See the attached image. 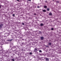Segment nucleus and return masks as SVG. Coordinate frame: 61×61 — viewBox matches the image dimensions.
Segmentation results:
<instances>
[{"mask_svg": "<svg viewBox=\"0 0 61 61\" xmlns=\"http://www.w3.org/2000/svg\"><path fill=\"white\" fill-rule=\"evenodd\" d=\"M37 49H35V50L34 52H37Z\"/></svg>", "mask_w": 61, "mask_h": 61, "instance_id": "obj_1", "label": "nucleus"}, {"mask_svg": "<svg viewBox=\"0 0 61 61\" xmlns=\"http://www.w3.org/2000/svg\"><path fill=\"white\" fill-rule=\"evenodd\" d=\"M42 11H43V12H46V10H43Z\"/></svg>", "mask_w": 61, "mask_h": 61, "instance_id": "obj_2", "label": "nucleus"}, {"mask_svg": "<svg viewBox=\"0 0 61 61\" xmlns=\"http://www.w3.org/2000/svg\"><path fill=\"white\" fill-rule=\"evenodd\" d=\"M44 7L45 8H47V6H44Z\"/></svg>", "mask_w": 61, "mask_h": 61, "instance_id": "obj_3", "label": "nucleus"}, {"mask_svg": "<svg viewBox=\"0 0 61 61\" xmlns=\"http://www.w3.org/2000/svg\"><path fill=\"white\" fill-rule=\"evenodd\" d=\"M46 61H48L49 60L48 59V58H46Z\"/></svg>", "mask_w": 61, "mask_h": 61, "instance_id": "obj_4", "label": "nucleus"}, {"mask_svg": "<svg viewBox=\"0 0 61 61\" xmlns=\"http://www.w3.org/2000/svg\"><path fill=\"white\" fill-rule=\"evenodd\" d=\"M41 39L42 40H43V37H41Z\"/></svg>", "mask_w": 61, "mask_h": 61, "instance_id": "obj_5", "label": "nucleus"}, {"mask_svg": "<svg viewBox=\"0 0 61 61\" xmlns=\"http://www.w3.org/2000/svg\"><path fill=\"white\" fill-rule=\"evenodd\" d=\"M49 46H50L51 45V43H49Z\"/></svg>", "mask_w": 61, "mask_h": 61, "instance_id": "obj_6", "label": "nucleus"}, {"mask_svg": "<svg viewBox=\"0 0 61 61\" xmlns=\"http://www.w3.org/2000/svg\"><path fill=\"white\" fill-rule=\"evenodd\" d=\"M47 11H49V9L48 8L47 9Z\"/></svg>", "mask_w": 61, "mask_h": 61, "instance_id": "obj_7", "label": "nucleus"}, {"mask_svg": "<svg viewBox=\"0 0 61 61\" xmlns=\"http://www.w3.org/2000/svg\"><path fill=\"white\" fill-rule=\"evenodd\" d=\"M49 15H52V13H50L49 14Z\"/></svg>", "mask_w": 61, "mask_h": 61, "instance_id": "obj_8", "label": "nucleus"}, {"mask_svg": "<svg viewBox=\"0 0 61 61\" xmlns=\"http://www.w3.org/2000/svg\"><path fill=\"white\" fill-rule=\"evenodd\" d=\"M12 40H8V41H11Z\"/></svg>", "mask_w": 61, "mask_h": 61, "instance_id": "obj_9", "label": "nucleus"}, {"mask_svg": "<svg viewBox=\"0 0 61 61\" xmlns=\"http://www.w3.org/2000/svg\"><path fill=\"white\" fill-rule=\"evenodd\" d=\"M43 25V24H41V26H42V25Z\"/></svg>", "mask_w": 61, "mask_h": 61, "instance_id": "obj_10", "label": "nucleus"}, {"mask_svg": "<svg viewBox=\"0 0 61 61\" xmlns=\"http://www.w3.org/2000/svg\"><path fill=\"white\" fill-rule=\"evenodd\" d=\"M11 61H15V60L14 59H12L11 60Z\"/></svg>", "mask_w": 61, "mask_h": 61, "instance_id": "obj_11", "label": "nucleus"}, {"mask_svg": "<svg viewBox=\"0 0 61 61\" xmlns=\"http://www.w3.org/2000/svg\"><path fill=\"white\" fill-rule=\"evenodd\" d=\"M39 52H42V51H41V50H40L39 51Z\"/></svg>", "mask_w": 61, "mask_h": 61, "instance_id": "obj_12", "label": "nucleus"}, {"mask_svg": "<svg viewBox=\"0 0 61 61\" xmlns=\"http://www.w3.org/2000/svg\"><path fill=\"white\" fill-rule=\"evenodd\" d=\"M2 27V26L1 25H0V28H1Z\"/></svg>", "mask_w": 61, "mask_h": 61, "instance_id": "obj_13", "label": "nucleus"}, {"mask_svg": "<svg viewBox=\"0 0 61 61\" xmlns=\"http://www.w3.org/2000/svg\"><path fill=\"white\" fill-rule=\"evenodd\" d=\"M51 30H54V29L53 28H52L51 29Z\"/></svg>", "mask_w": 61, "mask_h": 61, "instance_id": "obj_14", "label": "nucleus"}, {"mask_svg": "<svg viewBox=\"0 0 61 61\" xmlns=\"http://www.w3.org/2000/svg\"><path fill=\"white\" fill-rule=\"evenodd\" d=\"M30 55H31V54H32V53H31V52H30Z\"/></svg>", "mask_w": 61, "mask_h": 61, "instance_id": "obj_15", "label": "nucleus"}, {"mask_svg": "<svg viewBox=\"0 0 61 61\" xmlns=\"http://www.w3.org/2000/svg\"><path fill=\"white\" fill-rule=\"evenodd\" d=\"M22 25H24V23H22Z\"/></svg>", "mask_w": 61, "mask_h": 61, "instance_id": "obj_16", "label": "nucleus"}, {"mask_svg": "<svg viewBox=\"0 0 61 61\" xmlns=\"http://www.w3.org/2000/svg\"><path fill=\"white\" fill-rule=\"evenodd\" d=\"M28 1H31V0H27Z\"/></svg>", "mask_w": 61, "mask_h": 61, "instance_id": "obj_17", "label": "nucleus"}, {"mask_svg": "<svg viewBox=\"0 0 61 61\" xmlns=\"http://www.w3.org/2000/svg\"><path fill=\"white\" fill-rule=\"evenodd\" d=\"M13 16H15V14H13Z\"/></svg>", "mask_w": 61, "mask_h": 61, "instance_id": "obj_18", "label": "nucleus"}, {"mask_svg": "<svg viewBox=\"0 0 61 61\" xmlns=\"http://www.w3.org/2000/svg\"><path fill=\"white\" fill-rule=\"evenodd\" d=\"M37 7H38V8H39V6H37Z\"/></svg>", "mask_w": 61, "mask_h": 61, "instance_id": "obj_19", "label": "nucleus"}, {"mask_svg": "<svg viewBox=\"0 0 61 61\" xmlns=\"http://www.w3.org/2000/svg\"><path fill=\"white\" fill-rule=\"evenodd\" d=\"M1 5H0V8H1Z\"/></svg>", "mask_w": 61, "mask_h": 61, "instance_id": "obj_20", "label": "nucleus"}, {"mask_svg": "<svg viewBox=\"0 0 61 61\" xmlns=\"http://www.w3.org/2000/svg\"><path fill=\"white\" fill-rule=\"evenodd\" d=\"M17 1H19V0H16Z\"/></svg>", "mask_w": 61, "mask_h": 61, "instance_id": "obj_21", "label": "nucleus"}, {"mask_svg": "<svg viewBox=\"0 0 61 61\" xmlns=\"http://www.w3.org/2000/svg\"><path fill=\"white\" fill-rule=\"evenodd\" d=\"M57 2H58V3H59V2L58 1Z\"/></svg>", "mask_w": 61, "mask_h": 61, "instance_id": "obj_22", "label": "nucleus"}, {"mask_svg": "<svg viewBox=\"0 0 61 61\" xmlns=\"http://www.w3.org/2000/svg\"><path fill=\"white\" fill-rule=\"evenodd\" d=\"M53 0V1H54V0Z\"/></svg>", "mask_w": 61, "mask_h": 61, "instance_id": "obj_23", "label": "nucleus"}]
</instances>
